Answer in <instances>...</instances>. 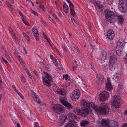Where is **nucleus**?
Instances as JSON below:
<instances>
[{
  "label": "nucleus",
  "instance_id": "nucleus-1",
  "mask_svg": "<svg viewBox=\"0 0 127 127\" xmlns=\"http://www.w3.org/2000/svg\"><path fill=\"white\" fill-rule=\"evenodd\" d=\"M99 107L92 106L93 108L97 113L104 115H108L109 112L110 108L108 105L105 103H101Z\"/></svg>",
  "mask_w": 127,
  "mask_h": 127
},
{
  "label": "nucleus",
  "instance_id": "nucleus-2",
  "mask_svg": "<svg viewBox=\"0 0 127 127\" xmlns=\"http://www.w3.org/2000/svg\"><path fill=\"white\" fill-rule=\"evenodd\" d=\"M105 19L107 21L110 23L115 22L114 18L116 15L113 12L110 10H106L105 11Z\"/></svg>",
  "mask_w": 127,
  "mask_h": 127
},
{
  "label": "nucleus",
  "instance_id": "nucleus-3",
  "mask_svg": "<svg viewBox=\"0 0 127 127\" xmlns=\"http://www.w3.org/2000/svg\"><path fill=\"white\" fill-rule=\"evenodd\" d=\"M111 100L113 101L112 104L116 108L120 107V97L118 95H114L112 98Z\"/></svg>",
  "mask_w": 127,
  "mask_h": 127
},
{
  "label": "nucleus",
  "instance_id": "nucleus-4",
  "mask_svg": "<svg viewBox=\"0 0 127 127\" xmlns=\"http://www.w3.org/2000/svg\"><path fill=\"white\" fill-rule=\"evenodd\" d=\"M120 11L124 13L127 11V2L125 0H119Z\"/></svg>",
  "mask_w": 127,
  "mask_h": 127
},
{
  "label": "nucleus",
  "instance_id": "nucleus-5",
  "mask_svg": "<svg viewBox=\"0 0 127 127\" xmlns=\"http://www.w3.org/2000/svg\"><path fill=\"white\" fill-rule=\"evenodd\" d=\"M80 104L82 108L90 109V106L93 108L92 106H95L93 103L91 102L90 103L88 101L85 99L82 100L81 101Z\"/></svg>",
  "mask_w": 127,
  "mask_h": 127
},
{
  "label": "nucleus",
  "instance_id": "nucleus-6",
  "mask_svg": "<svg viewBox=\"0 0 127 127\" xmlns=\"http://www.w3.org/2000/svg\"><path fill=\"white\" fill-rule=\"evenodd\" d=\"M80 92L79 90H75L73 91L71 95V99L72 100L76 101L80 96Z\"/></svg>",
  "mask_w": 127,
  "mask_h": 127
},
{
  "label": "nucleus",
  "instance_id": "nucleus-7",
  "mask_svg": "<svg viewBox=\"0 0 127 127\" xmlns=\"http://www.w3.org/2000/svg\"><path fill=\"white\" fill-rule=\"evenodd\" d=\"M100 100L101 101H103L107 100L109 97V93L106 91H104L99 95Z\"/></svg>",
  "mask_w": 127,
  "mask_h": 127
},
{
  "label": "nucleus",
  "instance_id": "nucleus-8",
  "mask_svg": "<svg viewBox=\"0 0 127 127\" xmlns=\"http://www.w3.org/2000/svg\"><path fill=\"white\" fill-rule=\"evenodd\" d=\"M53 109L54 111L56 113L59 114L60 113L62 112L64 110V108L61 105L57 104L54 105Z\"/></svg>",
  "mask_w": 127,
  "mask_h": 127
},
{
  "label": "nucleus",
  "instance_id": "nucleus-9",
  "mask_svg": "<svg viewBox=\"0 0 127 127\" xmlns=\"http://www.w3.org/2000/svg\"><path fill=\"white\" fill-rule=\"evenodd\" d=\"M102 121L104 122L107 127H117L115 125V124L117 123L116 122L111 120L107 122L104 120H102Z\"/></svg>",
  "mask_w": 127,
  "mask_h": 127
},
{
  "label": "nucleus",
  "instance_id": "nucleus-10",
  "mask_svg": "<svg viewBox=\"0 0 127 127\" xmlns=\"http://www.w3.org/2000/svg\"><path fill=\"white\" fill-rule=\"evenodd\" d=\"M59 100L60 102L65 107H67V109H70L73 108V106L71 105L70 103H69L65 100V99L63 98L61 99H60Z\"/></svg>",
  "mask_w": 127,
  "mask_h": 127
},
{
  "label": "nucleus",
  "instance_id": "nucleus-11",
  "mask_svg": "<svg viewBox=\"0 0 127 127\" xmlns=\"http://www.w3.org/2000/svg\"><path fill=\"white\" fill-rule=\"evenodd\" d=\"M97 78L98 79L97 83L99 85H102L104 83V77L102 74H99L97 75Z\"/></svg>",
  "mask_w": 127,
  "mask_h": 127
},
{
  "label": "nucleus",
  "instance_id": "nucleus-12",
  "mask_svg": "<svg viewBox=\"0 0 127 127\" xmlns=\"http://www.w3.org/2000/svg\"><path fill=\"white\" fill-rule=\"evenodd\" d=\"M82 109L81 111V113L80 115L83 117L87 116L90 112L89 109H88V108Z\"/></svg>",
  "mask_w": 127,
  "mask_h": 127
},
{
  "label": "nucleus",
  "instance_id": "nucleus-13",
  "mask_svg": "<svg viewBox=\"0 0 127 127\" xmlns=\"http://www.w3.org/2000/svg\"><path fill=\"white\" fill-rule=\"evenodd\" d=\"M107 38L109 39H113L115 36L114 31L112 30H109L107 33Z\"/></svg>",
  "mask_w": 127,
  "mask_h": 127
},
{
  "label": "nucleus",
  "instance_id": "nucleus-14",
  "mask_svg": "<svg viewBox=\"0 0 127 127\" xmlns=\"http://www.w3.org/2000/svg\"><path fill=\"white\" fill-rule=\"evenodd\" d=\"M114 19L115 20V22L117 21L118 23L121 25L123 23L124 20L123 17L122 16L116 15Z\"/></svg>",
  "mask_w": 127,
  "mask_h": 127
},
{
  "label": "nucleus",
  "instance_id": "nucleus-15",
  "mask_svg": "<svg viewBox=\"0 0 127 127\" xmlns=\"http://www.w3.org/2000/svg\"><path fill=\"white\" fill-rule=\"evenodd\" d=\"M117 62V59L116 56L113 55L110 56L109 64H116Z\"/></svg>",
  "mask_w": 127,
  "mask_h": 127
},
{
  "label": "nucleus",
  "instance_id": "nucleus-16",
  "mask_svg": "<svg viewBox=\"0 0 127 127\" xmlns=\"http://www.w3.org/2000/svg\"><path fill=\"white\" fill-rule=\"evenodd\" d=\"M76 116L73 113H69L67 114V117L69 119V122H74V119Z\"/></svg>",
  "mask_w": 127,
  "mask_h": 127
},
{
  "label": "nucleus",
  "instance_id": "nucleus-17",
  "mask_svg": "<svg viewBox=\"0 0 127 127\" xmlns=\"http://www.w3.org/2000/svg\"><path fill=\"white\" fill-rule=\"evenodd\" d=\"M67 118V116L65 114L62 115V116L60 117L61 119H60V121H61V122L60 125V126H62L64 125L65 122V121L66 120Z\"/></svg>",
  "mask_w": 127,
  "mask_h": 127
},
{
  "label": "nucleus",
  "instance_id": "nucleus-18",
  "mask_svg": "<svg viewBox=\"0 0 127 127\" xmlns=\"http://www.w3.org/2000/svg\"><path fill=\"white\" fill-rule=\"evenodd\" d=\"M32 32L34 36L35 39L37 41H39V34L38 33V31L36 28L33 29L32 30Z\"/></svg>",
  "mask_w": 127,
  "mask_h": 127
},
{
  "label": "nucleus",
  "instance_id": "nucleus-19",
  "mask_svg": "<svg viewBox=\"0 0 127 127\" xmlns=\"http://www.w3.org/2000/svg\"><path fill=\"white\" fill-rule=\"evenodd\" d=\"M89 123V122L87 120H82L81 122L80 126L82 127H84L87 126Z\"/></svg>",
  "mask_w": 127,
  "mask_h": 127
},
{
  "label": "nucleus",
  "instance_id": "nucleus-20",
  "mask_svg": "<svg viewBox=\"0 0 127 127\" xmlns=\"http://www.w3.org/2000/svg\"><path fill=\"white\" fill-rule=\"evenodd\" d=\"M43 83L46 86H51L50 82L45 79V77H42Z\"/></svg>",
  "mask_w": 127,
  "mask_h": 127
},
{
  "label": "nucleus",
  "instance_id": "nucleus-21",
  "mask_svg": "<svg viewBox=\"0 0 127 127\" xmlns=\"http://www.w3.org/2000/svg\"><path fill=\"white\" fill-rule=\"evenodd\" d=\"M106 89L108 91H110L112 89L111 84L110 82H108L106 84Z\"/></svg>",
  "mask_w": 127,
  "mask_h": 127
},
{
  "label": "nucleus",
  "instance_id": "nucleus-22",
  "mask_svg": "<svg viewBox=\"0 0 127 127\" xmlns=\"http://www.w3.org/2000/svg\"><path fill=\"white\" fill-rule=\"evenodd\" d=\"M44 74L46 75L45 77H45V79L47 78L48 79V81L50 82H52V78L51 76L48 74L47 72H44Z\"/></svg>",
  "mask_w": 127,
  "mask_h": 127
},
{
  "label": "nucleus",
  "instance_id": "nucleus-23",
  "mask_svg": "<svg viewBox=\"0 0 127 127\" xmlns=\"http://www.w3.org/2000/svg\"><path fill=\"white\" fill-rule=\"evenodd\" d=\"M75 122H69L66 124L65 126L66 127H75Z\"/></svg>",
  "mask_w": 127,
  "mask_h": 127
},
{
  "label": "nucleus",
  "instance_id": "nucleus-24",
  "mask_svg": "<svg viewBox=\"0 0 127 127\" xmlns=\"http://www.w3.org/2000/svg\"><path fill=\"white\" fill-rule=\"evenodd\" d=\"M116 52L117 55L119 56H121L124 54V52L122 51L121 49H116Z\"/></svg>",
  "mask_w": 127,
  "mask_h": 127
},
{
  "label": "nucleus",
  "instance_id": "nucleus-25",
  "mask_svg": "<svg viewBox=\"0 0 127 127\" xmlns=\"http://www.w3.org/2000/svg\"><path fill=\"white\" fill-rule=\"evenodd\" d=\"M57 91L59 94L61 95H65L66 93V92L64 91L62 89H58Z\"/></svg>",
  "mask_w": 127,
  "mask_h": 127
},
{
  "label": "nucleus",
  "instance_id": "nucleus-26",
  "mask_svg": "<svg viewBox=\"0 0 127 127\" xmlns=\"http://www.w3.org/2000/svg\"><path fill=\"white\" fill-rule=\"evenodd\" d=\"M100 59L101 61H104L107 57L106 54L105 53L103 54V53H102V54L100 55Z\"/></svg>",
  "mask_w": 127,
  "mask_h": 127
},
{
  "label": "nucleus",
  "instance_id": "nucleus-27",
  "mask_svg": "<svg viewBox=\"0 0 127 127\" xmlns=\"http://www.w3.org/2000/svg\"><path fill=\"white\" fill-rule=\"evenodd\" d=\"M82 110L80 109V108L78 107H77L74 109V111L75 113L77 114L80 115L81 113V111Z\"/></svg>",
  "mask_w": 127,
  "mask_h": 127
},
{
  "label": "nucleus",
  "instance_id": "nucleus-28",
  "mask_svg": "<svg viewBox=\"0 0 127 127\" xmlns=\"http://www.w3.org/2000/svg\"><path fill=\"white\" fill-rule=\"evenodd\" d=\"M109 67L111 71H113L115 69V66L116 65V64H109Z\"/></svg>",
  "mask_w": 127,
  "mask_h": 127
},
{
  "label": "nucleus",
  "instance_id": "nucleus-29",
  "mask_svg": "<svg viewBox=\"0 0 127 127\" xmlns=\"http://www.w3.org/2000/svg\"><path fill=\"white\" fill-rule=\"evenodd\" d=\"M117 44L118 45L116 48V49H121L124 46L123 43Z\"/></svg>",
  "mask_w": 127,
  "mask_h": 127
},
{
  "label": "nucleus",
  "instance_id": "nucleus-30",
  "mask_svg": "<svg viewBox=\"0 0 127 127\" xmlns=\"http://www.w3.org/2000/svg\"><path fill=\"white\" fill-rule=\"evenodd\" d=\"M33 96L34 98H35L34 99L37 102L38 104L40 103V101L39 100H38V96L35 94Z\"/></svg>",
  "mask_w": 127,
  "mask_h": 127
},
{
  "label": "nucleus",
  "instance_id": "nucleus-31",
  "mask_svg": "<svg viewBox=\"0 0 127 127\" xmlns=\"http://www.w3.org/2000/svg\"><path fill=\"white\" fill-rule=\"evenodd\" d=\"M123 87V86L122 84H119L118 86L117 90L119 92L121 91Z\"/></svg>",
  "mask_w": 127,
  "mask_h": 127
},
{
  "label": "nucleus",
  "instance_id": "nucleus-32",
  "mask_svg": "<svg viewBox=\"0 0 127 127\" xmlns=\"http://www.w3.org/2000/svg\"><path fill=\"white\" fill-rule=\"evenodd\" d=\"M63 7L64 9V12L66 14H67V13H68V6L67 5L63 6Z\"/></svg>",
  "mask_w": 127,
  "mask_h": 127
},
{
  "label": "nucleus",
  "instance_id": "nucleus-33",
  "mask_svg": "<svg viewBox=\"0 0 127 127\" xmlns=\"http://www.w3.org/2000/svg\"><path fill=\"white\" fill-rule=\"evenodd\" d=\"M6 5H7L8 7H9L11 9H13L12 6V5L10 4V3H9L8 1H7L6 2Z\"/></svg>",
  "mask_w": 127,
  "mask_h": 127
},
{
  "label": "nucleus",
  "instance_id": "nucleus-34",
  "mask_svg": "<svg viewBox=\"0 0 127 127\" xmlns=\"http://www.w3.org/2000/svg\"><path fill=\"white\" fill-rule=\"evenodd\" d=\"M71 13L72 15L73 16H74L75 15V13L74 10H73V9H71Z\"/></svg>",
  "mask_w": 127,
  "mask_h": 127
},
{
  "label": "nucleus",
  "instance_id": "nucleus-35",
  "mask_svg": "<svg viewBox=\"0 0 127 127\" xmlns=\"http://www.w3.org/2000/svg\"><path fill=\"white\" fill-rule=\"evenodd\" d=\"M73 46L74 48L75 49L77 50L79 53L80 50H78V48L76 45H75L74 44H73Z\"/></svg>",
  "mask_w": 127,
  "mask_h": 127
},
{
  "label": "nucleus",
  "instance_id": "nucleus-36",
  "mask_svg": "<svg viewBox=\"0 0 127 127\" xmlns=\"http://www.w3.org/2000/svg\"><path fill=\"white\" fill-rule=\"evenodd\" d=\"M23 35L25 37V38L28 41L29 40V36L27 35V34L25 33H23Z\"/></svg>",
  "mask_w": 127,
  "mask_h": 127
},
{
  "label": "nucleus",
  "instance_id": "nucleus-37",
  "mask_svg": "<svg viewBox=\"0 0 127 127\" xmlns=\"http://www.w3.org/2000/svg\"><path fill=\"white\" fill-rule=\"evenodd\" d=\"M24 18H22V19L24 23L26 25H29L28 22L24 19Z\"/></svg>",
  "mask_w": 127,
  "mask_h": 127
},
{
  "label": "nucleus",
  "instance_id": "nucleus-38",
  "mask_svg": "<svg viewBox=\"0 0 127 127\" xmlns=\"http://www.w3.org/2000/svg\"><path fill=\"white\" fill-rule=\"evenodd\" d=\"M71 20L72 23H73V25L75 26H76L77 24V23L75 20L74 19H72Z\"/></svg>",
  "mask_w": 127,
  "mask_h": 127
},
{
  "label": "nucleus",
  "instance_id": "nucleus-39",
  "mask_svg": "<svg viewBox=\"0 0 127 127\" xmlns=\"http://www.w3.org/2000/svg\"><path fill=\"white\" fill-rule=\"evenodd\" d=\"M31 12L34 15L38 16V14L35 11L33 10L32 9H31Z\"/></svg>",
  "mask_w": 127,
  "mask_h": 127
},
{
  "label": "nucleus",
  "instance_id": "nucleus-40",
  "mask_svg": "<svg viewBox=\"0 0 127 127\" xmlns=\"http://www.w3.org/2000/svg\"><path fill=\"white\" fill-rule=\"evenodd\" d=\"M17 93L21 97L22 99H23L24 98V96H23V95L21 94L20 92L19 91L17 92Z\"/></svg>",
  "mask_w": 127,
  "mask_h": 127
},
{
  "label": "nucleus",
  "instance_id": "nucleus-41",
  "mask_svg": "<svg viewBox=\"0 0 127 127\" xmlns=\"http://www.w3.org/2000/svg\"><path fill=\"white\" fill-rule=\"evenodd\" d=\"M53 63L56 66H57L58 65V63L57 62V60H53Z\"/></svg>",
  "mask_w": 127,
  "mask_h": 127
},
{
  "label": "nucleus",
  "instance_id": "nucleus-42",
  "mask_svg": "<svg viewBox=\"0 0 127 127\" xmlns=\"http://www.w3.org/2000/svg\"><path fill=\"white\" fill-rule=\"evenodd\" d=\"M68 74H66V75H64L63 76V78L64 79L65 78V80H66L68 79Z\"/></svg>",
  "mask_w": 127,
  "mask_h": 127
},
{
  "label": "nucleus",
  "instance_id": "nucleus-43",
  "mask_svg": "<svg viewBox=\"0 0 127 127\" xmlns=\"http://www.w3.org/2000/svg\"><path fill=\"white\" fill-rule=\"evenodd\" d=\"M101 123V125L100 126V127H107L106 125H105L104 122L102 121H102Z\"/></svg>",
  "mask_w": 127,
  "mask_h": 127
},
{
  "label": "nucleus",
  "instance_id": "nucleus-44",
  "mask_svg": "<svg viewBox=\"0 0 127 127\" xmlns=\"http://www.w3.org/2000/svg\"><path fill=\"white\" fill-rule=\"evenodd\" d=\"M69 6L70 7V9H72V8H73L74 7V5L73 4V3L71 2L69 4Z\"/></svg>",
  "mask_w": 127,
  "mask_h": 127
},
{
  "label": "nucleus",
  "instance_id": "nucleus-45",
  "mask_svg": "<svg viewBox=\"0 0 127 127\" xmlns=\"http://www.w3.org/2000/svg\"><path fill=\"white\" fill-rule=\"evenodd\" d=\"M34 127H39V124L37 122H35L34 123Z\"/></svg>",
  "mask_w": 127,
  "mask_h": 127
},
{
  "label": "nucleus",
  "instance_id": "nucleus-46",
  "mask_svg": "<svg viewBox=\"0 0 127 127\" xmlns=\"http://www.w3.org/2000/svg\"><path fill=\"white\" fill-rule=\"evenodd\" d=\"M48 19L50 20L51 22H53V23H54V24H56V23L55 22H54V21L53 20V19H52V18L50 17V16H49L48 17Z\"/></svg>",
  "mask_w": 127,
  "mask_h": 127
},
{
  "label": "nucleus",
  "instance_id": "nucleus-47",
  "mask_svg": "<svg viewBox=\"0 0 127 127\" xmlns=\"http://www.w3.org/2000/svg\"><path fill=\"white\" fill-rule=\"evenodd\" d=\"M97 7L99 9H101L102 7V5H101L100 4H98V5H97Z\"/></svg>",
  "mask_w": 127,
  "mask_h": 127
},
{
  "label": "nucleus",
  "instance_id": "nucleus-48",
  "mask_svg": "<svg viewBox=\"0 0 127 127\" xmlns=\"http://www.w3.org/2000/svg\"><path fill=\"white\" fill-rule=\"evenodd\" d=\"M50 57L51 59L52 60H56L55 58L52 55H50Z\"/></svg>",
  "mask_w": 127,
  "mask_h": 127
},
{
  "label": "nucleus",
  "instance_id": "nucleus-49",
  "mask_svg": "<svg viewBox=\"0 0 127 127\" xmlns=\"http://www.w3.org/2000/svg\"><path fill=\"white\" fill-rule=\"evenodd\" d=\"M62 47L63 48L64 50H65V51L67 52V50L65 46V45L63 44L62 45Z\"/></svg>",
  "mask_w": 127,
  "mask_h": 127
},
{
  "label": "nucleus",
  "instance_id": "nucleus-50",
  "mask_svg": "<svg viewBox=\"0 0 127 127\" xmlns=\"http://www.w3.org/2000/svg\"><path fill=\"white\" fill-rule=\"evenodd\" d=\"M78 66V65L77 64H75V65L74 66L73 68V70H75L76 68Z\"/></svg>",
  "mask_w": 127,
  "mask_h": 127
},
{
  "label": "nucleus",
  "instance_id": "nucleus-51",
  "mask_svg": "<svg viewBox=\"0 0 127 127\" xmlns=\"http://www.w3.org/2000/svg\"><path fill=\"white\" fill-rule=\"evenodd\" d=\"M19 14L22 17V18H23V17L24 18V15H23V14L22 13L21 11H20L19 10Z\"/></svg>",
  "mask_w": 127,
  "mask_h": 127
},
{
  "label": "nucleus",
  "instance_id": "nucleus-52",
  "mask_svg": "<svg viewBox=\"0 0 127 127\" xmlns=\"http://www.w3.org/2000/svg\"><path fill=\"white\" fill-rule=\"evenodd\" d=\"M39 7L42 9L43 10H44V9H45V7L43 5H42L41 4H40L39 6Z\"/></svg>",
  "mask_w": 127,
  "mask_h": 127
},
{
  "label": "nucleus",
  "instance_id": "nucleus-53",
  "mask_svg": "<svg viewBox=\"0 0 127 127\" xmlns=\"http://www.w3.org/2000/svg\"><path fill=\"white\" fill-rule=\"evenodd\" d=\"M123 40L122 39H119L118 42H117V43H123Z\"/></svg>",
  "mask_w": 127,
  "mask_h": 127
},
{
  "label": "nucleus",
  "instance_id": "nucleus-54",
  "mask_svg": "<svg viewBox=\"0 0 127 127\" xmlns=\"http://www.w3.org/2000/svg\"><path fill=\"white\" fill-rule=\"evenodd\" d=\"M28 75L29 77L30 78H31L32 80H33V77H32V76H31V74H30H30H28Z\"/></svg>",
  "mask_w": 127,
  "mask_h": 127
},
{
  "label": "nucleus",
  "instance_id": "nucleus-55",
  "mask_svg": "<svg viewBox=\"0 0 127 127\" xmlns=\"http://www.w3.org/2000/svg\"><path fill=\"white\" fill-rule=\"evenodd\" d=\"M10 32L12 35H13L14 36H15V35L13 31H12Z\"/></svg>",
  "mask_w": 127,
  "mask_h": 127
},
{
  "label": "nucleus",
  "instance_id": "nucleus-56",
  "mask_svg": "<svg viewBox=\"0 0 127 127\" xmlns=\"http://www.w3.org/2000/svg\"><path fill=\"white\" fill-rule=\"evenodd\" d=\"M58 15L60 17H62V14L60 12H58Z\"/></svg>",
  "mask_w": 127,
  "mask_h": 127
},
{
  "label": "nucleus",
  "instance_id": "nucleus-57",
  "mask_svg": "<svg viewBox=\"0 0 127 127\" xmlns=\"http://www.w3.org/2000/svg\"><path fill=\"white\" fill-rule=\"evenodd\" d=\"M25 70L26 71V72L27 74H28L30 73H29V71H28V70L27 69L25 68Z\"/></svg>",
  "mask_w": 127,
  "mask_h": 127
},
{
  "label": "nucleus",
  "instance_id": "nucleus-58",
  "mask_svg": "<svg viewBox=\"0 0 127 127\" xmlns=\"http://www.w3.org/2000/svg\"><path fill=\"white\" fill-rule=\"evenodd\" d=\"M6 57L8 60H10V59L8 55L6 56Z\"/></svg>",
  "mask_w": 127,
  "mask_h": 127
},
{
  "label": "nucleus",
  "instance_id": "nucleus-59",
  "mask_svg": "<svg viewBox=\"0 0 127 127\" xmlns=\"http://www.w3.org/2000/svg\"><path fill=\"white\" fill-rule=\"evenodd\" d=\"M43 35L46 39H48V38L47 37V36L44 33H43Z\"/></svg>",
  "mask_w": 127,
  "mask_h": 127
},
{
  "label": "nucleus",
  "instance_id": "nucleus-60",
  "mask_svg": "<svg viewBox=\"0 0 127 127\" xmlns=\"http://www.w3.org/2000/svg\"><path fill=\"white\" fill-rule=\"evenodd\" d=\"M122 127H127V124H123V126Z\"/></svg>",
  "mask_w": 127,
  "mask_h": 127
},
{
  "label": "nucleus",
  "instance_id": "nucleus-61",
  "mask_svg": "<svg viewBox=\"0 0 127 127\" xmlns=\"http://www.w3.org/2000/svg\"><path fill=\"white\" fill-rule=\"evenodd\" d=\"M124 115H125L126 116L127 115V110H125V111Z\"/></svg>",
  "mask_w": 127,
  "mask_h": 127
},
{
  "label": "nucleus",
  "instance_id": "nucleus-62",
  "mask_svg": "<svg viewBox=\"0 0 127 127\" xmlns=\"http://www.w3.org/2000/svg\"><path fill=\"white\" fill-rule=\"evenodd\" d=\"M34 73L36 76H38L37 71L35 70H34Z\"/></svg>",
  "mask_w": 127,
  "mask_h": 127
},
{
  "label": "nucleus",
  "instance_id": "nucleus-63",
  "mask_svg": "<svg viewBox=\"0 0 127 127\" xmlns=\"http://www.w3.org/2000/svg\"><path fill=\"white\" fill-rule=\"evenodd\" d=\"M2 60L4 62H5L6 64H8V62L5 60L3 58H2Z\"/></svg>",
  "mask_w": 127,
  "mask_h": 127
},
{
  "label": "nucleus",
  "instance_id": "nucleus-64",
  "mask_svg": "<svg viewBox=\"0 0 127 127\" xmlns=\"http://www.w3.org/2000/svg\"><path fill=\"white\" fill-rule=\"evenodd\" d=\"M8 29L9 30L10 32L12 31H13L11 27H8Z\"/></svg>",
  "mask_w": 127,
  "mask_h": 127
}]
</instances>
